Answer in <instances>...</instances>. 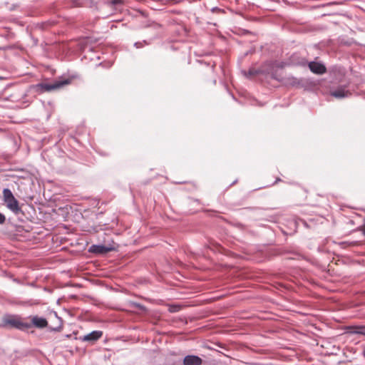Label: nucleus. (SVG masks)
I'll use <instances>...</instances> for the list:
<instances>
[{"instance_id": "f257e3e1", "label": "nucleus", "mask_w": 365, "mask_h": 365, "mask_svg": "<svg viewBox=\"0 0 365 365\" xmlns=\"http://www.w3.org/2000/svg\"><path fill=\"white\" fill-rule=\"evenodd\" d=\"M2 327L9 329H18L26 330L31 327V325L24 322L22 318L18 315H6L2 319Z\"/></svg>"}, {"instance_id": "f03ea898", "label": "nucleus", "mask_w": 365, "mask_h": 365, "mask_svg": "<svg viewBox=\"0 0 365 365\" xmlns=\"http://www.w3.org/2000/svg\"><path fill=\"white\" fill-rule=\"evenodd\" d=\"M3 200L10 210L15 214L19 213L21 208L19 205V202L9 189L5 188L3 190Z\"/></svg>"}, {"instance_id": "7ed1b4c3", "label": "nucleus", "mask_w": 365, "mask_h": 365, "mask_svg": "<svg viewBox=\"0 0 365 365\" xmlns=\"http://www.w3.org/2000/svg\"><path fill=\"white\" fill-rule=\"evenodd\" d=\"M70 83V80L56 81L53 83H41L34 86V88L38 93L49 92L53 90L58 89L64 85Z\"/></svg>"}, {"instance_id": "20e7f679", "label": "nucleus", "mask_w": 365, "mask_h": 365, "mask_svg": "<svg viewBox=\"0 0 365 365\" xmlns=\"http://www.w3.org/2000/svg\"><path fill=\"white\" fill-rule=\"evenodd\" d=\"M330 95L336 98L341 99L349 97L351 93L346 88V86H341L336 89L331 91Z\"/></svg>"}, {"instance_id": "39448f33", "label": "nucleus", "mask_w": 365, "mask_h": 365, "mask_svg": "<svg viewBox=\"0 0 365 365\" xmlns=\"http://www.w3.org/2000/svg\"><path fill=\"white\" fill-rule=\"evenodd\" d=\"M114 250V247L111 245L110 246H104V245H93L90 247L89 252L95 254H106L110 251Z\"/></svg>"}, {"instance_id": "423d86ee", "label": "nucleus", "mask_w": 365, "mask_h": 365, "mask_svg": "<svg viewBox=\"0 0 365 365\" xmlns=\"http://www.w3.org/2000/svg\"><path fill=\"white\" fill-rule=\"evenodd\" d=\"M309 68L312 72L317 74H323L326 73V67L320 63L312 61L309 63Z\"/></svg>"}, {"instance_id": "0eeeda50", "label": "nucleus", "mask_w": 365, "mask_h": 365, "mask_svg": "<svg viewBox=\"0 0 365 365\" xmlns=\"http://www.w3.org/2000/svg\"><path fill=\"white\" fill-rule=\"evenodd\" d=\"M202 359L197 356L187 355L183 359V365H202Z\"/></svg>"}, {"instance_id": "6e6552de", "label": "nucleus", "mask_w": 365, "mask_h": 365, "mask_svg": "<svg viewBox=\"0 0 365 365\" xmlns=\"http://www.w3.org/2000/svg\"><path fill=\"white\" fill-rule=\"evenodd\" d=\"M103 336L101 331H93L86 335H85L82 340L84 341H96L98 340Z\"/></svg>"}, {"instance_id": "1a4fd4ad", "label": "nucleus", "mask_w": 365, "mask_h": 365, "mask_svg": "<svg viewBox=\"0 0 365 365\" xmlns=\"http://www.w3.org/2000/svg\"><path fill=\"white\" fill-rule=\"evenodd\" d=\"M31 322L33 325L38 328H44L48 325V322L45 318L38 317V316L33 317Z\"/></svg>"}, {"instance_id": "9d476101", "label": "nucleus", "mask_w": 365, "mask_h": 365, "mask_svg": "<svg viewBox=\"0 0 365 365\" xmlns=\"http://www.w3.org/2000/svg\"><path fill=\"white\" fill-rule=\"evenodd\" d=\"M351 334H358L365 336V327H351L349 328Z\"/></svg>"}, {"instance_id": "9b49d317", "label": "nucleus", "mask_w": 365, "mask_h": 365, "mask_svg": "<svg viewBox=\"0 0 365 365\" xmlns=\"http://www.w3.org/2000/svg\"><path fill=\"white\" fill-rule=\"evenodd\" d=\"M182 306L179 304H173L168 306V311L170 313H175L180 311L182 309Z\"/></svg>"}, {"instance_id": "f8f14e48", "label": "nucleus", "mask_w": 365, "mask_h": 365, "mask_svg": "<svg viewBox=\"0 0 365 365\" xmlns=\"http://www.w3.org/2000/svg\"><path fill=\"white\" fill-rule=\"evenodd\" d=\"M257 73H258V71L255 69H250L247 73L246 71L244 72L245 75L247 77L255 76Z\"/></svg>"}, {"instance_id": "ddd939ff", "label": "nucleus", "mask_w": 365, "mask_h": 365, "mask_svg": "<svg viewBox=\"0 0 365 365\" xmlns=\"http://www.w3.org/2000/svg\"><path fill=\"white\" fill-rule=\"evenodd\" d=\"M5 220H6L5 216L3 214L0 213V224L4 223Z\"/></svg>"}, {"instance_id": "4468645a", "label": "nucleus", "mask_w": 365, "mask_h": 365, "mask_svg": "<svg viewBox=\"0 0 365 365\" xmlns=\"http://www.w3.org/2000/svg\"><path fill=\"white\" fill-rule=\"evenodd\" d=\"M134 307H135L140 309H142V310L145 309V307L143 305L139 304H134Z\"/></svg>"}, {"instance_id": "2eb2a0df", "label": "nucleus", "mask_w": 365, "mask_h": 365, "mask_svg": "<svg viewBox=\"0 0 365 365\" xmlns=\"http://www.w3.org/2000/svg\"><path fill=\"white\" fill-rule=\"evenodd\" d=\"M212 12H216V11H221L222 10L217 7H213L212 9H211Z\"/></svg>"}, {"instance_id": "dca6fc26", "label": "nucleus", "mask_w": 365, "mask_h": 365, "mask_svg": "<svg viewBox=\"0 0 365 365\" xmlns=\"http://www.w3.org/2000/svg\"><path fill=\"white\" fill-rule=\"evenodd\" d=\"M135 46L136 47H138V43H135Z\"/></svg>"}]
</instances>
